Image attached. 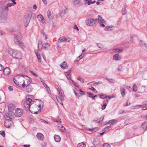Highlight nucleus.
Returning <instances> with one entry per match:
<instances>
[{
	"label": "nucleus",
	"mask_w": 147,
	"mask_h": 147,
	"mask_svg": "<svg viewBox=\"0 0 147 147\" xmlns=\"http://www.w3.org/2000/svg\"><path fill=\"white\" fill-rule=\"evenodd\" d=\"M58 126L59 127V128L60 129V130L61 131L64 132L65 131V129L63 126L61 125H59Z\"/></svg>",
	"instance_id": "nucleus-33"
},
{
	"label": "nucleus",
	"mask_w": 147,
	"mask_h": 147,
	"mask_svg": "<svg viewBox=\"0 0 147 147\" xmlns=\"http://www.w3.org/2000/svg\"><path fill=\"white\" fill-rule=\"evenodd\" d=\"M60 66L63 69H66L67 67V63L65 61L63 62L60 65Z\"/></svg>",
	"instance_id": "nucleus-21"
},
{
	"label": "nucleus",
	"mask_w": 147,
	"mask_h": 147,
	"mask_svg": "<svg viewBox=\"0 0 147 147\" xmlns=\"http://www.w3.org/2000/svg\"><path fill=\"white\" fill-rule=\"evenodd\" d=\"M26 89L28 92H30L32 91L33 88L32 86L29 85L26 86Z\"/></svg>",
	"instance_id": "nucleus-30"
},
{
	"label": "nucleus",
	"mask_w": 147,
	"mask_h": 147,
	"mask_svg": "<svg viewBox=\"0 0 147 147\" xmlns=\"http://www.w3.org/2000/svg\"><path fill=\"white\" fill-rule=\"evenodd\" d=\"M107 105L103 104V105L102 107V109L103 110L105 109Z\"/></svg>",
	"instance_id": "nucleus-60"
},
{
	"label": "nucleus",
	"mask_w": 147,
	"mask_h": 147,
	"mask_svg": "<svg viewBox=\"0 0 147 147\" xmlns=\"http://www.w3.org/2000/svg\"><path fill=\"white\" fill-rule=\"evenodd\" d=\"M87 2L88 5H90L91 4V0H86L85 2Z\"/></svg>",
	"instance_id": "nucleus-53"
},
{
	"label": "nucleus",
	"mask_w": 147,
	"mask_h": 147,
	"mask_svg": "<svg viewBox=\"0 0 147 147\" xmlns=\"http://www.w3.org/2000/svg\"><path fill=\"white\" fill-rule=\"evenodd\" d=\"M37 138L39 140H43L44 139L43 135L40 133H38L36 135Z\"/></svg>",
	"instance_id": "nucleus-18"
},
{
	"label": "nucleus",
	"mask_w": 147,
	"mask_h": 147,
	"mask_svg": "<svg viewBox=\"0 0 147 147\" xmlns=\"http://www.w3.org/2000/svg\"><path fill=\"white\" fill-rule=\"evenodd\" d=\"M116 53H121L122 52L123 50L121 49H114Z\"/></svg>",
	"instance_id": "nucleus-41"
},
{
	"label": "nucleus",
	"mask_w": 147,
	"mask_h": 147,
	"mask_svg": "<svg viewBox=\"0 0 147 147\" xmlns=\"http://www.w3.org/2000/svg\"><path fill=\"white\" fill-rule=\"evenodd\" d=\"M113 27L112 26H106L105 28L106 30H105L108 31H109L112 30V29L113 28Z\"/></svg>",
	"instance_id": "nucleus-36"
},
{
	"label": "nucleus",
	"mask_w": 147,
	"mask_h": 147,
	"mask_svg": "<svg viewBox=\"0 0 147 147\" xmlns=\"http://www.w3.org/2000/svg\"><path fill=\"white\" fill-rule=\"evenodd\" d=\"M5 35V33L3 32L0 31V35Z\"/></svg>",
	"instance_id": "nucleus-62"
},
{
	"label": "nucleus",
	"mask_w": 147,
	"mask_h": 147,
	"mask_svg": "<svg viewBox=\"0 0 147 147\" xmlns=\"http://www.w3.org/2000/svg\"><path fill=\"white\" fill-rule=\"evenodd\" d=\"M77 79L78 80L80 81L82 83H83L84 82V79L82 78H80V77L77 78Z\"/></svg>",
	"instance_id": "nucleus-47"
},
{
	"label": "nucleus",
	"mask_w": 147,
	"mask_h": 147,
	"mask_svg": "<svg viewBox=\"0 0 147 147\" xmlns=\"http://www.w3.org/2000/svg\"><path fill=\"white\" fill-rule=\"evenodd\" d=\"M82 127L83 128H84L85 129H87V130H88L89 131H92L93 130H95V131H96L98 130V129L97 128H94L92 129H90V128H88V129L87 128H86L85 126V125H82Z\"/></svg>",
	"instance_id": "nucleus-29"
},
{
	"label": "nucleus",
	"mask_w": 147,
	"mask_h": 147,
	"mask_svg": "<svg viewBox=\"0 0 147 147\" xmlns=\"http://www.w3.org/2000/svg\"><path fill=\"white\" fill-rule=\"evenodd\" d=\"M55 141L57 142H59L61 140V138L60 137L57 135H55L54 137Z\"/></svg>",
	"instance_id": "nucleus-28"
},
{
	"label": "nucleus",
	"mask_w": 147,
	"mask_h": 147,
	"mask_svg": "<svg viewBox=\"0 0 147 147\" xmlns=\"http://www.w3.org/2000/svg\"><path fill=\"white\" fill-rule=\"evenodd\" d=\"M4 68V67L0 64V71H2Z\"/></svg>",
	"instance_id": "nucleus-59"
},
{
	"label": "nucleus",
	"mask_w": 147,
	"mask_h": 147,
	"mask_svg": "<svg viewBox=\"0 0 147 147\" xmlns=\"http://www.w3.org/2000/svg\"><path fill=\"white\" fill-rule=\"evenodd\" d=\"M41 146L42 147H45L46 146V144L45 142H42L41 144Z\"/></svg>",
	"instance_id": "nucleus-55"
},
{
	"label": "nucleus",
	"mask_w": 147,
	"mask_h": 147,
	"mask_svg": "<svg viewBox=\"0 0 147 147\" xmlns=\"http://www.w3.org/2000/svg\"><path fill=\"white\" fill-rule=\"evenodd\" d=\"M97 46L99 48L102 49L103 48V46L102 44L100 43L97 44Z\"/></svg>",
	"instance_id": "nucleus-43"
},
{
	"label": "nucleus",
	"mask_w": 147,
	"mask_h": 147,
	"mask_svg": "<svg viewBox=\"0 0 147 147\" xmlns=\"http://www.w3.org/2000/svg\"><path fill=\"white\" fill-rule=\"evenodd\" d=\"M95 83H96V82L94 81L90 83V84H91V85H93L94 86L96 85V84Z\"/></svg>",
	"instance_id": "nucleus-63"
},
{
	"label": "nucleus",
	"mask_w": 147,
	"mask_h": 147,
	"mask_svg": "<svg viewBox=\"0 0 147 147\" xmlns=\"http://www.w3.org/2000/svg\"><path fill=\"white\" fill-rule=\"evenodd\" d=\"M47 16L49 19H53V17L51 16V12L50 11H47Z\"/></svg>",
	"instance_id": "nucleus-35"
},
{
	"label": "nucleus",
	"mask_w": 147,
	"mask_h": 147,
	"mask_svg": "<svg viewBox=\"0 0 147 147\" xmlns=\"http://www.w3.org/2000/svg\"><path fill=\"white\" fill-rule=\"evenodd\" d=\"M108 101L109 100L106 99V100H105L103 102V104L107 105Z\"/></svg>",
	"instance_id": "nucleus-52"
},
{
	"label": "nucleus",
	"mask_w": 147,
	"mask_h": 147,
	"mask_svg": "<svg viewBox=\"0 0 147 147\" xmlns=\"http://www.w3.org/2000/svg\"><path fill=\"white\" fill-rule=\"evenodd\" d=\"M89 89L92 90V91L93 92H94L96 93L97 92L96 90L92 87H91Z\"/></svg>",
	"instance_id": "nucleus-48"
},
{
	"label": "nucleus",
	"mask_w": 147,
	"mask_h": 147,
	"mask_svg": "<svg viewBox=\"0 0 147 147\" xmlns=\"http://www.w3.org/2000/svg\"><path fill=\"white\" fill-rule=\"evenodd\" d=\"M6 4L5 2H3L0 3V13H2L5 11H8L9 10V5Z\"/></svg>",
	"instance_id": "nucleus-4"
},
{
	"label": "nucleus",
	"mask_w": 147,
	"mask_h": 147,
	"mask_svg": "<svg viewBox=\"0 0 147 147\" xmlns=\"http://www.w3.org/2000/svg\"><path fill=\"white\" fill-rule=\"evenodd\" d=\"M69 40V38H66L64 36L60 37L58 40V42L60 43L64 41L65 42H68Z\"/></svg>",
	"instance_id": "nucleus-13"
},
{
	"label": "nucleus",
	"mask_w": 147,
	"mask_h": 147,
	"mask_svg": "<svg viewBox=\"0 0 147 147\" xmlns=\"http://www.w3.org/2000/svg\"><path fill=\"white\" fill-rule=\"evenodd\" d=\"M139 43L140 46L143 47V48L144 49L146 50L147 49V47L146 46V44L143 42L142 41L140 40V41Z\"/></svg>",
	"instance_id": "nucleus-20"
},
{
	"label": "nucleus",
	"mask_w": 147,
	"mask_h": 147,
	"mask_svg": "<svg viewBox=\"0 0 147 147\" xmlns=\"http://www.w3.org/2000/svg\"><path fill=\"white\" fill-rule=\"evenodd\" d=\"M8 108L9 111H12L14 109L15 106L12 104H9L8 105Z\"/></svg>",
	"instance_id": "nucleus-26"
},
{
	"label": "nucleus",
	"mask_w": 147,
	"mask_h": 147,
	"mask_svg": "<svg viewBox=\"0 0 147 147\" xmlns=\"http://www.w3.org/2000/svg\"><path fill=\"white\" fill-rule=\"evenodd\" d=\"M0 134L3 137H4L5 135V132L2 131H0Z\"/></svg>",
	"instance_id": "nucleus-51"
},
{
	"label": "nucleus",
	"mask_w": 147,
	"mask_h": 147,
	"mask_svg": "<svg viewBox=\"0 0 147 147\" xmlns=\"http://www.w3.org/2000/svg\"><path fill=\"white\" fill-rule=\"evenodd\" d=\"M24 80L22 85V87H25L26 86L29 85L31 82V80L27 76H24Z\"/></svg>",
	"instance_id": "nucleus-7"
},
{
	"label": "nucleus",
	"mask_w": 147,
	"mask_h": 147,
	"mask_svg": "<svg viewBox=\"0 0 147 147\" xmlns=\"http://www.w3.org/2000/svg\"><path fill=\"white\" fill-rule=\"evenodd\" d=\"M44 86L46 88L48 93H49L51 92V91L50 90L47 84L45 85Z\"/></svg>",
	"instance_id": "nucleus-42"
},
{
	"label": "nucleus",
	"mask_w": 147,
	"mask_h": 147,
	"mask_svg": "<svg viewBox=\"0 0 147 147\" xmlns=\"http://www.w3.org/2000/svg\"><path fill=\"white\" fill-rule=\"evenodd\" d=\"M87 94L89 95L88 97H92L93 96V94L92 93H90L89 92H88Z\"/></svg>",
	"instance_id": "nucleus-61"
},
{
	"label": "nucleus",
	"mask_w": 147,
	"mask_h": 147,
	"mask_svg": "<svg viewBox=\"0 0 147 147\" xmlns=\"http://www.w3.org/2000/svg\"><path fill=\"white\" fill-rule=\"evenodd\" d=\"M34 102L32 101V99L30 98H27L24 103V106L25 110L31 112L30 110V107L31 105L33 104Z\"/></svg>",
	"instance_id": "nucleus-3"
},
{
	"label": "nucleus",
	"mask_w": 147,
	"mask_h": 147,
	"mask_svg": "<svg viewBox=\"0 0 147 147\" xmlns=\"http://www.w3.org/2000/svg\"><path fill=\"white\" fill-rule=\"evenodd\" d=\"M103 147H111L110 145L108 143H105L103 146Z\"/></svg>",
	"instance_id": "nucleus-46"
},
{
	"label": "nucleus",
	"mask_w": 147,
	"mask_h": 147,
	"mask_svg": "<svg viewBox=\"0 0 147 147\" xmlns=\"http://www.w3.org/2000/svg\"><path fill=\"white\" fill-rule=\"evenodd\" d=\"M74 5H75L79 4L80 3V1L78 0H76L74 2Z\"/></svg>",
	"instance_id": "nucleus-44"
},
{
	"label": "nucleus",
	"mask_w": 147,
	"mask_h": 147,
	"mask_svg": "<svg viewBox=\"0 0 147 147\" xmlns=\"http://www.w3.org/2000/svg\"><path fill=\"white\" fill-rule=\"evenodd\" d=\"M37 18L41 22L43 23H45V20L44 19L43 16L41 14L38 15Z\"/></svg>",
	"instance_id": "nucleus-15"
},
{
	"label": "nucleus",
	"mask_w": 147,
	"mask_h": 147,
	"mask_svg": "<svg viewBox=\"0 0 147 147\" xmlns=\"http://www.w3.org/2000/svg\"><path fill=\"white\" fill-rule=\"evenodd\" d=\"M71 70H69L67 72H65V74L68 80L70 79V74L71 73Z\"/></svg>",
	"instance_id": "nucleus-25"
},
{
	"label": "nucleus",
	"mask_w": 147,
	"mask_h": 147,
	"mask_svg": "<svg viewBox=\"0 0 147 147\" xmlns=\"http://www.w3.org/2000/svg\"><path fill=\"white\" fill-rule=\"evenodd\" d=\"M23 113V111L22 109L20 108H17L15 110L14 115L16 117H20L22 115Z\"/></svg>",
	"instance_id": "nucleus-9"
},
{
	"label": "nucleus",
	"mask_w": 147,
	"mask_h": 147,
	"mask_svg": "<svg viewBox=\"0 0 147 147\" xmlns=\"http://www.w3.org/2000/svg\"><path fill=\"white\" fill-rule=\"evenodd\" d=\"M126 10L125 9V8H124L121 11V13L123 15H125L126 13Z\"/></svg>",
	"instance_id": "nucleus-45"
},
{
	"label": "nucleus",
	"mask_w": 147,
	"mask_h": 147,
	"mask_svg": "<svg viewBox=\"0 0 147 147\" xmlns=\"http://www.w3.org/2000/svg\"><path fill=\"white\" fill-rule=\"evenodd\" d=\"M16 0H11V1L13 2V3H10L7 4V5L10 4L9 7H10L12 6H14L16 4V2L15 1Z\"/></svg>",
	"instance_id": "nucleus-32"
},
{
	"label": "nucleus",
	"mask_w": 147,
	"mask_h": 147,
	"mask_svg": "<svg viewBox=\"0 0 147 147\" xmlns=\"http://www.w3.org/2000/svg\"><path fill=\"white\" fill-rule=\"evenodd\" d=\"M141 127L144 129H147V121H146L142 123Z\"/></svg>",
	"instance_id": "nucleus-23"
},
{
	"label": "nucleus",
	"mask_w": 147,
	"mask_h": 147,
	"mask_svg": "<svg viewBox=\"0 0 147 147\" xmlns=\"http://www.w3.org/2000/svg\"><path fill=\"white\" fill-rule=\"evenodd\" d=\"M31 16L30 15H28L26 19V22L27 24H28L30 22Z\"/></svg>",
	"instance_id": "nucleus-34"
},
{
	"label": "nucleus",
	"mask_w": 147,
	"mask_h": 147,
	"mask_svg": "<svg viewBox=\"0 0 147 147\" xmlns=\"http://www.w3.org/2000/svg\"><path fill=\"white\" fill-rule=\"evenodd\" d=\"M97 20H98V22L99 23L101 22L102 23H104L105 22L104 20L103 19L100 15H98V19H97Z\"/></svg>",
	"instance_id": "nucleus-24"
},
{
	"label": "nucleus",
	"mask_w": 147,
	"mask_h": 147,
	"mask_svg": "<svg viewBox=\"0 0 147 147\" xmlns=\"http://www.w3.org/2000/svg\"><path fill=\"white\" fill-rule=\"evenodd\" d=\"M13 123L12 121L10 120L7 119L4 123V125L5 127L7 128H9L12 126Z\"/></svg>",
	"instance_id": "nucleus-10"
},
{
	"label": "nucleus",
	"mask_w": 147,
	"mask_h": 147,
	"mask_svg": "<svg viewBox=\"0 0 147 147\" xmlns=\"http://www.w3.org/2000/svg\"><path fill=\"white\" fill-rule=\"evenodd\" d=\"M43 46L44 47L46 48H49L50 46V45L48 43L45 42L43 44Z\"/></svg>",
	"instance_id": "nucleus-38"
},
{
	"label": "nucleus",
	"mask_w": 147,
	"mask_h": 147,
	"mask_svg": "<svg viewBox=\"0 0 147 147\" xmlns=\"http://www.w3.org/2000/svg\"><path fill=\"white\" fill-rule=\"evenodd\" d=\"M72 82L73 84L76 87H78L79 86V85L76 83V82H74V81H73V80H72Z\"/></svg>",
	"instance_id": "nucleus-54"
},
{
	"label": "nucleus",
	"mask_w": 147,
	"mask_h": 147,
	"mask_svg": "<svg viewBox=\"0 0 147 147\" xmlns=\"http://www.w3.org/2000/svg\"><path fill=\"white\" fill-rule=\"evenodd\" d=\"M99 96V98L101 99L105 98H107L108 96H106L103 94H99L98 95Z\"/></svg>",
	"instance_id": "nucleus-37"
},
{
	"label": "nucleus",
	"mask_w": 147,
	"mask_h": 147,
	"mask_svg": "<svg viewBox=\"0 0 147 147\" xmlns=\"http://www.w3.org/2000/svg\"><path fill=\"white\" fill-rule=\"evenodd\" d=\"M20 34L18 35H14V42L16 44L18 45L20 48L23 49L24 48V45L23 42L20 39Z\"/></svg>",
	"instance_id": "nucleus-2"
},
{
	"label": "nucleus",
	"mask_w": 147,
	"mask_h": 147,
	"mask_svg": "<svg viewBox=\"0 0 147 147\" xmlns=\"http://www.w3.org/2000/svg\"><path fill=\"white\" fill-rule=\"evenodd\" d=\"M97 20V19H93L91 18H87L85 22L87 25L90 26H93L96 24Z\"/></svg>",
	"instance_id": "nucleus-6"
},
{
	"label": "nucleus",
	"mask_w": 147,
	"mask_h": 147,
	"mask_svg": "<svg viewBox=\"0 0 147 147\" xmlns=\"http://www.w3.org/2000/svg\"><path fill=\"white\" fill-rule=\"evenodd\" d=\"M86 144L84 142H83L78 144L77 145L78 147H85Z\"/></svg>",
	"instance_id": "nucleus-31"
},
{
	"label": "nucleus",
	"mask_w": 147,
	"mask_h": 147,
	"mask_svg": "<svg viewBox=\"0 0 147 147\" xmlns=\"http://www.w3.org/2000/svg\"><path fill=\"white\" fill-rule=\"evenodd\" d=\"M142 107V105H138L135 106V108L136 109H139L141 108Z\"/></svg>",
	"instance_id": "nucleus-57"
},
{
	"label": "nucleus",
	"mask_w": 147,
	"mask_h": 147,
	"mask_svg": "<svg viewBox=\"0 0 147 147\" xmlns=\"http://www.w3.org/2000/svg\"><path fill=\"white\" fill-rule=\"evenodd\" d=\"M58 91L59 92V96H56V97L58 102L63 105L62 100H64L63 95V91L61 89H58Z\"/></svg>",
	"instance_id": "nucleus-5"
},
{
	"label": "nucleus",
	"mask_w": 147,
	"mask_h": 147,
	"mask_svg": "<svg viewBox=\"0 0 147 147\" xmlns=\"http://www.w3.org/2000/svg\"><path fill=\"white\" fill-rule=\"evenodd\" d=\"M142 103L144 105H147V100L143 101Z\"/></svg>",
	"instance_id": "nucleus-64"
},
{
	"label": "nucleus",
	"mask_w": 147,
	"mask_h": 147,
	"mask_svg": "<svg viewBox=\"0 0 147 147\" xmlns=\"http://www.w3.org/2000/svg\"><path fill=\"white\" fill-rule=\"evenodd\" d=\"M115 121L114 119H112L110 121V122H111L110 123L111 124H115V123L114 122Z\"/></svg>",
	"instance_id": "nucleus-58"
},
{
	"label": "nucleus",
	"mask_w": 147,
	"mask_h": 147,
	"mask_svg": "<svg viewBox=\"0 0 147 147\" xmlns=\"http://www.w3.org/2000/svg\"><path fill=\"white\" fill-rule=\"evenodd\" d=\"M7 15L3 14L0 16V22L5 23L7 22Z\"/></svg>",
	"instance_id": "nucleus-8"
},
{
	"label": "nucleus",
	"mask_w": 147,
	"mask_h": 147,
	"mask_svg": "<svg viewBox=\"0 0 147 147\" xmlns=\"http://www.w3.org/2000/svg\"><path fill=\"white\" fill-rule=\"evenodd\" d=\"M36 105L38 107L40 108V111L41 110L43 107V102L40 100H38V101L36 102Z\"/></svg>",
	"instance_id": "nucleus-14"
},
{
	"label": "nucleus",
	"mask_w": 147,
	"mask_h": 147,
	"mask_svg": "<svg viewBox=\"0 0 147 147\" xmlns=\"http://www.w3.org/2000/svg\"><path fill=\"white\" fill-rule=\"evenodd\" d=\"M14 51L12 49H9L8 51L9 53L11 55H12L13 57L14 54Z\"/></svg>",
	"instance_id": "nucleus-39"
},
{
	"label": "nucleus",
	"mask_w": 147,
	"mask_h": 147,
	"mask_svg": "<svg viewBox=\"0 0 147 147\" xmlns=\"http://www.w3.org/2000/svg\"><path fill=\"white\" fill-rule=\"evenodd\" d=\"M42 46L43 45H42V41L40 40L38 42V48L39 51H40L41 50Z\"/></svg>",
	"instance_id": "nucleus-22"
},
{
	"label": "nucleus",
	"mask_w": 147,
	"mask_h": 147,
	"mask_svg": "<svg viewBox=\"0 0 147 147\" xmlns=\"http://www.w3.org/2000/svg\"><path fill=\"white\" fill-rule=\"evenodd\" d=\"M22 57V54L17 51H15L14 52V54L13 56V57L16 59H21Z\"/></svg>",
	"instance_id": "nucleus-12"
},
{
	"label": "nucleus",
	"mask_w": 147,
	"mask_h": 147,
	"mask_svg": "<svg viewBox=\"0 0 147 147\" xmlns=\"http://www.w3.org/2000/svg\"><path fill=\"white\" fill-rule=\"evenodd\" d=\"M113 58L114 60L117 61L120 59L121 57L118 55L116 54L113 56Z\"/></svg>",
	"instance_id": "nucleus-27"
},
{
	"label": "nucleus",
	"mask_w": 147,
	"mask_h": 147,
	"mask_svg": "<svg viewBox=\"0 0 147 147\" xmlns=\"http://www.w3.org/2000/svg\"><path fill=\"white\" fill-rule=\"evenodd\" d=\"M35 52L36 54V56L37 57L38 61L39 62H40L41 61V58L40 55L38 54V51L37 50H35Z\"/></svg>",
	"instance_id": "nucleus-19"
},
{
	"label": "nucleus",
	"mask_w": 147,
	"mask_h": 147,
	"mask_svg": "<svg viewBox=\"0 0 147 147\" xmlns=\"http://www.w3.org/2000/svg\"><path fill=\"white\" fill-rule=\"evenodd\" d=\"M10 73V70L9 68L6 67L5 69H3V73L5 75H9Z\"/></svg>",
	"instance_id": "nucleus-16"
},
{
	"label": "nucleus",
	"mask_w": 147,
	"mask_h": 147,
	"mask_svg": "<svg viewBox=\"0 0 147 147\" xmlns=\"http://www.w3.org/2000/svg\"><path fill=\"white\" fill-rule=\"evenodd\" d=\"M13 113L11 112H9L6 113L5 115V117L7 119L9 120L12 119L13 118Z\"/></svg>",
	"instance_id": "nucleus-11"
},
{
	"label": "nucleus",
	"mask_w": 147,
	"mask_h": 147,
	"mask_svg": "<svg viewBox=\"0 0 147 147\" xmlns=\"http://www.w3.org/2000/svg\"><path fill=\"white\" fill-rule=\"evenodd\" d=\"M120 90L121 91V94L122 96L124 97L125 95V90L123 87V86H120Z\"/></svg>",
	"instance_id": "nucleus-17"
},
{
	"label": "nucleus",
	"mask_w": 147,
	"mask_h": 147,
	"mask_svg": "<svg viewBox=\"0 0 147 147\" xmlns=\"http://www.w3.org/2000/svg\"><path fill=\"white\" fill-rule=\"evenodd\" d=\"M105 79L107 80L111 83H114L115 82V80L113 79H109L107 78Z\"/></svg>",
	"instance_id": "nucleus-40"
},
{
	"label": "nucleus",
	"mask_w": 147,
	"mask_h": 147,
	"mask_svg": "<svg viewBox=\"0 0 147 147\" xmlns=\"http://www.w3.org/2000/svg\"><path fill=\"white\" fill-rule=\"evenodd\" d=\"M60 120H61V119L59 117H58V119H57L55 121L57 122H58V123H61V121H60Z\"/></svg>",
	"instance_id": "nucleus-56"
},
{
	"label": "nucleus",
	"mask_w": 147,
	"mask_h": 147,
	"mask_svg": "<svg viewBox=\"0 0 147 147\" xmlns=\"http://www.w3.org/2000/svg\"><path fill=\"white\" fill-rule=\"evenodd\" d=\"M111 127V126L110 125L107 127H106L105 128L103 129V131H106L107 130L110 129Z\"/></svg>",
	"instance_id": "nucleus-49"
},
{
	"label": "nucleus",
	"mask_w": 147,
	"mask_h": 147,
	"mask_svg": "<svg viewBox=\"0 0 147 147\" xmlns=\"http://www.w3.org/2000/svg\"><path fill=\"white\" fill-rule=\"evenodd\" d=\"M136 86L135 84H134L133 85V91L134 92H136L137 90L136 89Z\"/></svg>",
	"instance_id": "nucleus-50"
},
{
	"label": "nucleus",
	"mask_w": 147,
	"mask_h": 147,
	"mask_svg": "<svg viewBox=\"0 0 147 147\" xmlns=\"http://www.w3.org/2000/svg\"><path fill=\"white\" fill-rule=\"evenodd\" d=\"M24 76L20 75H17L15 76L13 79V81L14 83L18 86H22L24 80Z\"/></svg>",
	"instance_id": "nucleus-1"
}]
</instances>
